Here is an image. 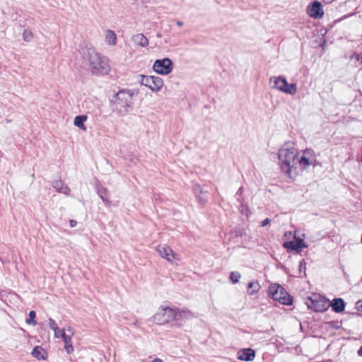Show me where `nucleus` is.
<instances>
[{
  "instance_id": "nucleus-5",
  "label": "nucleus",
  "mask_w": 362,
  "mask_h": 362,
  "mask_svg": "<svg viewBox=\"0 0 362 362\" xmlns=\"http://www.w3.org/2000/svg\"><path fill=\"white\" fill-rule=\"evenodd\" d=\"M270 82H273L272 88L279 90V91L294 95L297 92V86L296 83H288L284 76H272L270 78Z\"/></svg>"
},
{
  "instance_id": "nucleus-8",
  "label": "nucleus",
  "mask_w": 362,
  "mask_h": 362,
  "mask_svg": "<svg viewBox=\"0 0 362 362\" xmlns=\"http://www.w3.org/2000/svg\"><path fill=\"white\" fill-rule=\"evenodd\" d=\"M141 84L150 88L153 92L160 90L163 86V81L159 76L141 75Z\"/></svg>"
},
{
  "instance_id": "nucleus-36",
  "label": "nucleus",
  "mask_w": 362,
  "mask_h": 362,
  "mask_svg": "<svg viewBox=\"0 0 362 362\" xmlns=\"http://www.w3.org/2000/svg\"><path fill=\"white\" fill-rule=\"evenodd\" d=\"M69 223H70V226L71 228H74V227H75L76 226L77 222L76 221L71 219V220L69 221Z\"/></svg>"
},
{
  "instance_id": "nucleus-40",
  "label": "nucleus",
  "mask_w": 362,
  "mask_h": 362,
  "mask_svg": "<svg viewBox=\"0 0 362 362\" xmlns=\"http://www.w3.org/2000/svg\"><path fill=\"white\" fill-rule=\"evenodd\" d=\"M326 4H330L332 3L334 0H322Z\"/></svg>"
},
{
  "instance_id": "nucleus-15",
  "label": "nucleus",
  "mask_w": 362,
  "mask_h": 362,
  "mask_svg": "<svg viewBox=\"0 0 362 362\" xmlns=\"http://www.w3.org/2000/svg\"><path fill=\"white\" fill-rule=\"evenodd\" d=\"M329 306L332 307L333 311L339 313L344 310L345 302L340 298H334L331 303H329Z\"/></svg>"
},
{
  "instance_id": "nucleus-3",
  "label": "nucleus",
  "mask_w": 362,
  "mask_h": 362,
  "mask_svg": "<svg viewBox=\"0 0 362 362\" xmlns=\"http://www.w3.org/2000/svg\"><path fill=\"white\" fill-rule=\"evenodd\" d=\"M134 92L132 90L123 89L118 91L111 100L113 111L119 115L124 116L133 109V96Z\"/></svg>"
},
{
  "instance_id": "nucleus-25",
  "label": "nucleus",
  "mask_w": 362,
  "mask_h": 362,
  "mask_svg": "<svg viewBox=\"0 0 362 362\" xmlns=\"http://www.w3.org/2000/svg\"><path fill=\"white\" fill-rule=\"evenodd\" d=\"M23 38L25 42H30L33 38V34L30 30L25 29L23 33Z\"/></svg>"
},
{
  "instance_id": "nucleus-29",
  "label": "nucleus",
  "mask_w": 362,
  "mask_h": 362,
  "mask_svg": "<svg viewBox=\"0 0 362 362\" xmlns=\"http://www.w3.org/2000/svg\"><path fill=\"white\" fill-rule=\"evenodd\" d=\"M48 324H49V328L51 329H52L53 331L58 330L59 327L54 320L49 318L48 320Z\"/></svg>"
},
{
  "instance_id": "nucleus-9",
  "label": "nucleus",
  "mask_w": 362,
  "mask_h": 362,
  "mask_svg": "<svg viewBox=\"0 0 362 362\" xmlns=\"http://www.w3.org/2000/svg\"><path fill=\"white\" fill-rule=\"evenodd\" d=\"M153 69L159 74L167 75L173 70V62L169 58L157 59L153 64Z\"/></svg>"
},
{
  "instance_id": "nucleus-17",
  "label": "nucleus",
  "mask_w": 362,
  "mask_h": 362,
  "mask_svg": "<svg viewBox=\"0 0 362 362\" xmlns=\"http://www.w3.org/2000/svg\"><path fill=\"white\" fill-rule=\"evenodd\" d=\"M61 337L64 342V349L67 354H71L74 351V347L71 344V338L70 335H66L65 329H63Z\"/></svg>"
},
{
  "instance_id": "nucleus-43",
  "label": "nucleus",
  "mask_w": 362,
  "mask_h": 362,
  "mask_svg": "<svg viewBox=\"0 0 362 362\" xmlns=\"http://www.w3.org/2000/svg\"><path fill=\"white\" fill-rule=\"evenodd\" d=\"M361 161L362 162V156H361Z\"/></svg>"
},
{
  "instance_id": "nucleus-11",
  "label": "nucleus",
  "mask_w": 362,
  "mask_h": 362,
  "mask_svg": "<svg viewBox=\"0 0 362 362\" xmlns=\"http://www.w3.org/2000/svg\"><path fill=\"white\" fill-rule=\"evenodd\" d=\"M296 242L288 241L284 243V247L288 250H295L297 253L300 252L301 248H306L308 245L304 243L303 240L300 238L294 237Z\"/></svg>"
},
{
  "instance_id": "nucleus-41",
  "label": "nucleus",
  "mask_w": 362,
  "mask_h": 362,
  "mask_svg": "<svg viewBox=\"0 0 362 362\" xmlns=\"http://www.w3.org/2000/svg\"><path fill=\"white\" fill-rule=\"evenodd\" d=\"M176 24L178 25V26H182L183 25L182 22L180 21H177L176 22Z\"/></svg>"
},
{
  "instance_id": "nucleus-2",
  "label": "nucleus",
  "mask_w": 362,
  "mask_h": 362,
  "mask_svg": "<svg viewBox=\"0 0 362 362\" xmlns=\"http://www.w3.org/2000/svg\"><path fill=\"white\" fill-rule=\"evenodd\" d=\"M298 152L294 144L291 141L285 142L279 151V160L281 170L289 177L292 170L297 168Z\"/></svg>"
},
{
  "instance_id": "nucleus-28",
  "label": "nucleus",
  "mask_w": 362,
  "mask_h": 362,
  "mask_svg": "<svg viewBox=\"0 0 362 362\" xmlns=\"http://www.w3.org/2000/svg\"><path fill=\"white\" fill-rule=\"evenodd\" d=\"M52 186L58 192H60L62 188L64 186L63 182L61 180H55L52 182Z\"/></svg>"
},
{
  "instance_id": "nucleus-38",
  "label": "nucleus",
  "mask_w": 362,
  "mask_h": 362,
  "mask_svg": "<svg viewBox=\"0 0 362 362\" xmlns=\"http://www.w3.org/2000/svg\"><path fill=\"white\" fill-rule=\"evenodd\" d=\"M151 362H163V361L160 358H156Z\"/></svg>"
},
{
  "instance_id": "nucleus-26",
  "label": "nucleus",
  "mask_w": 362,
  "mask_h": 362,
  "mask_svg": "<svg viewBox=\"0 0 362 362\" xmlns=\"http://www.w3.org/2000/svg\"><path fill=\"white\" fill-rule=\"evenodd\" d=\"M241 277V275L238 272H232L230 274V280L233 284H236L239 281Z\"/></svg>"
},
{
  "instance_id": "nucleus-12",
  "label": "nucleus",
  "mask_w": 362,
  "mask_h": 362,
  "mask_svg": "<svg viewBox=\"0 0 362 362\" xmlns=\"http://www.w3.org/2000/svg\"><path fill=\"white\" fill-rule=\"evenodd\" d=\"M173 316L175 317H173V320L177 322V326H180V322H182L184 320L191 318L192 314L191 312L188 310H180L173 308Z\"/></svg>"
},
{
  "instance_id": "nucleus-7",
  "label": "nucleus",
  "mask_w": 362,
  "mask_h": 362,
  "mask_svg": "<svg viewBox=\"0 0 362 362\" xmlns=\"http://www.w3.org/2000/svg\"><path fill=\"white\" fill-rule=\"evenodd\" d=\"M173 308L170 307H161L153 316V320L158 325H164L173 320Z\"/></svg>"
},
{
  "instance_id": "nucleus-32",
  "label": "nucleus",
  "mask_w": 362,
  "mask_h": 362,
  "mask_svg": "<svg viewBox=\"0 0 362 362\" xmlns=\"http://www.w3.org/2000/svg\"><path fill=\"white\" fill-rule=\"evenodd\" d=\"M66 335H70V337L72 338L74 335L73 329L69 327L66 329H65Z\"/></svg>"
},
{
  "instance_id": "nucleus-27",
  "label": "nucleus",
  "mask_w": 362,
  "mask_h": 362,
  "mask_svg": "<svg viewBox=\"0 0 362 362\" xmlns=\"http://www.w3.org/2000/svg\"><path fill=\"white\" fill-rule=\"evenodd\" d=\"M36 317V313L34 310H31L30 311L29 313V318H28L26 320V323L27 324H32L33 325H37V322L35 320V318Z\"/></svg>"
},
{
  "instance_id": "nucleus-35",
  "label": "nucleus",
  "mask_w": 362,
  "mask_h": 362,
  "mask_svg": "<svg viewBox=\"0 0 362 362\" xmlns=\"http://www.w3.org/2000/svg\"><path fill=\"white\" fill-rule=\"evenodd\" d=\"M356 307L357 308L362 311V300H358L357 303H356Z\"/></svg>"
},
{
  "instance_id": "nucleus-22",
  "label": "nucleus",
  "mask_w": 362,
  "mask_h": 362,
  "mask_svg": "<svg viewBox=\"0 0 362 362\" xmlns=\"http://www.w3.org/2000/svg\"><path fill=\"white\" fill-rule=\"evenodd\" d=\"M88 119L86 115H78L74 118V124L82 130H86V127L84 125V122Z\"/></svg>"
},
{
  "instance_id": "nucleus-6",
  "label": "nucleus",
  "mask_w": 362,
  "mask_h": 362,
  "mask_svg": "<svg viewBox=\"0 0 362 362\" xmlns=\"http://www.w3.org/2000/svg\"><path fill=\"white\" fill-rule=\"evenodd\" d=\"M306 303L308 308L320 313L327 310L329 307V300L321 296L315 295L309 297Z\"/></svg>"
},
{
  "instance_id": "nucleus-13",
  "label": "nucleus",
  "mask_w": 362,
  "mask_h": 362,
  "mask_svg": "<svg viewBox=\"0 0 362 362\" xmlns=\"http://www.w3.org/2000/svg\"><path fill=\"white\" fill-rule=\"evenodd\" d=\"M255 357V351L250 349H240L238 352V358L240 361H251Z\"/></svg>"
},
{
  "instance_id": "nucleus-14",
  "label": "nucleus",
  "mask_w": 362,
  "mask_h": 362,
  "mask_svg": "<svg viewBox=\"0 0 362 362\" xmlns=\"http://www.w3.org/2000/svg\"><path fill=\"white\" fill-rule=\"evenodd\" d=\"M158 252L160 256L168 261H172L174 257V252L173 250L166 245H160L157 247Z\"/></svg>"
},
{
  "instance_id": "nucleus-24",
  "label": "nucleus",
  "mask_w": 362,
  "mask_h": 362,
  "mask_svg": "<svg viewBox=\"0 0 362 362\" xmlns=\"http://www.w3.org/2000/svg\"><path fill=\"white\" fill-rule=\"evenodd\" d=\"M248 288L252 289V291H248L250 295H254L259 291L260 285L258 281H251L248 284Z\"/></svg>"
},
{
  "instance_id": "nucleus-21",
  "label": "nucleus",
  "mask_w": 362,
  "mask_h": 362,
  "mask_svg": "<svg viewBox=\"0 0 362 362\" xmlns=\"http://www.w3.org/2000/svg\"><path fill=\"white\" fill-rule=\"evenodd\" d=\"M312 161L313 160H310L304 155L299 157V154L298 153V159L296 160L297 165L299 164L302 169H306L312 164Z\"/></svg>"
},
{
  "instance_id": "nucleus-34",
  "label": "nucleus",
  "mask_w": 362,
  "mask_h": 362,
  "mask_svg": "<svg viewBox=\"0 0 362 362\" xmlns=\"http://www.w3.org/2000/svg\"><path fill=\"white\" fill-rule=\"evenodd\" d=\"M270 222H271V220H270L269 218H267L266 219H264V220L262 222V223H261V226L264 227V226H266L267 225H268Z\"/></svg>"
},
{
  "instance_id": "nucleus-16",
  "label": "nucleus",
  "mask_w": 362,
  "mask_h": 362,
  "mask_svg": "<svg viewBox=\"0 0 362 362\" xmlns=\"http://www.w3.org/2000/svg\"><path fill=\"white\" fill-rule=\"evenodd\" d=\"M31 355L33 357L38 359V360H46L47 358V354L42 346H36L34 347L31 352Z\"/></svg>"
},
{
  "instance_id": "nucleus-20",
  "label": "nucleus",
  "mask_w": 362,
  "mask_h": 362,
  "mask_svg": "<svg viewBox=\"0 0 362 362\" xmlns=\"http://www.w3.org/2000/svg\"><path fill=\"white\" fill-rule=\"evenodd\" d=\"M105 42L107 45L114 46L117 44V35L112 30H107L105 36Z\"/></svg>"
},
{
  "instance_id": "nucleus-30",
  "label": "nucleus",
  "mask_w": 362,
  "mask_h": 362,
  "mask_svg": "<svg viewBox=\"0 0 362 362\" xmlns=\"http://www.w3.org/2000/svg\"><path fill=\"white\" fill-rule=\"evenodd\" d=\"M298 268H299L300 273H301L302 272H305L306 262H305V259H302L299 262Z\"/></svg>"
},
{
  "instance_id": "nucleus-42",
  "label": "nucleus",
  "mask_w": 362,
  "mask_h": 362,
  "mask_svg": "<svg viewBox=\"0 0 362 362\" xmlns=\"http://www.w3.org/2000/svg\"><path fill=\"white\" fill-rule=\"evenodd\" d=\"M242 189H243V187H240L238 190V192H242Z\"/></svg>"
},
{
  "instance_id": "nucleus-4",
  "label": "nucleus",
  "mask_w": 362,
  "mask_h": 362,
  "mask_svg": "<svg viewBox=\"0 0 362 362\" xmlns=\"http://www.w3.org/2000/svg\"><path fill=\"white\" fill-rule=\"evenodd\" d=\"M269 294L274 300L280 303L291 305L293 303V297L288 294L281 285L277 284H271L269 287Z\"/></svg>"
},
{
  "instance_id": "nucleus-23",
  "label": "nucleus",
  "mask_w": 362,
  "mask_h": 362,
  "mask_svg": "<svg viewBox=\"0 0 362 362\" xmlns=\"http://www.w3.org/2000/svg\"><path fill=\"white\" fill-rule=\"evenodd\" d=\"M193 192L194 194L196 195L198 201L199 202L200 204H204L206 202V199L203 198L201 194H203V191H202V189L201 187V186L198 184H196L194 185L193 187Z\"/></svg>"
},
{
  "instance_id": "nucleus-19",
  "label": "nucleus",
  "mask_w": 362,
  "mask_h": 362,
  "mask_svg": "<svg viewBox=\"0 0 362 362\" xmlns=\"http://www.w3.org/2000/svg\"><path fill=\"white\" fill-rule=\"evenodd\" d=\"M97 191H98V194L101 198V199L103 200L104 204L106 206H109L110 205L111 202L107 199L108 190L107 189V188H105L103 186H100V187H98Z\"/></svg>"
},
{
  "instance_id": "nucleus-1",
  "label": "nucleus",
  "mask_w": 362,
  "mask_h": 362,
  "mask_svg": "<svg viewBox=\"0 0 362 362\" xmlns=\"http://www.w3.org/2000/svg\"><path fill=\"white\" fill-rule=\"evenodd\" d=\"M81 54L83 61L88 63L93 74H107L110 66L107 58L101 56L95 49L88 45L81 48Z\"/></svg>"
},
{
  "instance_id": "nucleus-31",
  "label": "nucleus",
  "mask_w": 362,
  "mask_h": 362,
  "mask_svg": "<svg viewBox=\"0 0 362 362\" xmlns=\"http://www.w3.org/2000/svg\"><path fill=\"white\" fill-rule=\"evenodd\" d=\"M71 192L70 188L67 185H64L59 193H62L65 195H69Z\"/></svg>"
},
{
  "instance_id": "nucleus-39",
  "label": "nucleus",
  "mask_w": 362,
  "mask_h": 362,
  "mask_svg": "<svg viewBox=\"0 0 362 362\" xmlns=\"http://www.w3.org/2000/svg\"><path fill=\"white\" fill-rule=\"evenodd\" d=\"M358 354L360 356H362V346L358 349Z\"/></svg>"
},
{
  "instance_id": "nucleus-10",
  "label": "nucleus",
  "mask_w": 362,
  "mask_h": 362,
  "mask_svg": "<svg viewBox=\"0 0 362 362\" xmlns=\"http://www.w3.org/2000/svg\"><path fill=\"white\" fill-rule=\"evenodd\" d=\"M307 13L310 17L313 18H321L324 14L321 3L315 1L308 5L307 8Z\"/></svg>"
},
{
  "instance_id": "nucleus-37",
  "label": "nucleus",
  "mask_w": 362,
  "mask_h": 362,
  "mask_svg": "<svg viewBox=\"0 0 362 362\" xmlns=\"http://www.w3.org/2000/svg\"><path fill=\"white\" fill-rule=\"evenodd\" d=\"M313 151H311V150H306V151H305V154H307V155H310V156H312V155H313Z\"/></svg>"
},
{
  "instance_id": "nucleus-33",
  "label": "nucleus",
  "mask_w": 362,
  "mask_h": 362,
  "mask_svg": "<svg viewBox=\"0 0 362 362\" xmlns=\"http://www.w3.org/2000/svg\"><path fill=\"white\" fill-rule=\"evenodd\" d=\"M63 329H59V328L58 327V330H57V331H54V337H55L56 338H60V337L62 338V337H61V334H62V332Z\"/></svg>"
},
{
  "instance_id": "nucleus-18",
  "label": "nucleus",
  "mask_w": 362,
  "mask_h": 362,
  "mask_svg": "<svg viewBox=\"0 0 362 362\" xmlns=\"http://www.w3.org/2000/svg\"><path fill=\"white\" fill-rule=\"evenodd\" d=\"M132 41L137 45L145 47L148 45V40L141 33L136 34L132 37Z\"/></svg>"
}]
</instances>
